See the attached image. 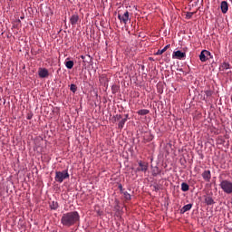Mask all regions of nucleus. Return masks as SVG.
Returning a JSON list of instances; mask_svg holds the SVG:
<instances>
[{"label":"nucleus","instance_id":"b1692460","mask_svg":"<svg viewBox=\"0 0 232 232\" xmlns=\"http://www.w3.org/2000/svg\"><path fill=\"white\" fill-rule=\"evenodd\" d=\"M153 191H160V185L159 184H154L152 185Z\"/></svg>","mask_w":232,"mask_h":232},{"label":"nucleus","instance_id":"f3484780","mask_svg":"<svg viewBox=\"0 0 232 232\" xmlns=\"http://www.w3.org/2000/svg\"><path fill=\"white\" fill-rule=\"evenodd\" d=\"M58 208H59V203H58L57 201H52V202L50 203V208H51V209L55 210V209H57Z\"/></svg>","mask_w":232,"mask_h":232},{"label":"nucleus","instance_id":"f257e3e1","mask_svg":"<svg viewBox=\"0 0 232 232\" xmlns=\"http://www.w3.org/2000/svg\"><path fill=\"white\" fill-rule=\"evenodd\" d=\"M80 218L81 216H79V212H67L62 216L61 224H63V226H65V227H72V226H75V224L79 222Z\"/></svg>","mask_w":232,"mask_h":232},{"label":"nucleus","instance_id":"ddd939ff","mask_svg":"<svg viewBox=\"0 0 232 232\" xmlns=\"http://www.w3.org/2000/svg\"><path fill=\"white\" fill-rule=\"evenodd\" d=\"M127 121H128V114L125 115V118L121 120V121L118 124V128L120 130H122L124 128V124H126Z\"/></svg>","mask_w":232,"mask_h":232},{"label":"nucleus","instance_id":"72a5a7b5","mask_svg":"<svg viewBox=\"0 0 232 232\" xmlns=\"http://www.w3.org/2000/svg\"><path fill=\"white\" fill-rule=\"evenodd\" d=\"M27 119L30 121V119H32V117H31V116H28Z\"/></svg>","mask_w":232,"mask_h":232},{"label":"nucleus","instance_id":"f03ea898","mask_svg":"<svg viewBox=\"0 0 232 232\" xmlns=\"http://www.w3.org/2000/svg\"><path fill=\"white\" fill-rule=\"evenodd\" d=\"M66 179H70V174L68 173V170H63V171H56L54 180L55 182H58L59 184H63Z\"/></svg>","mask_w":232,"mask_h":232},{"label":"nucleus","instance_id":"4468645a","mask_svg":"<svg viewBox=\"0 0 232 232\" xmlns=\"http://www.w3.org/2000/svg\"><path fill=\"white\" fill-rule=\"evenodd\" d=\"M193 208V204L189 203L185 205L181 209H180V213L184 214L187 211H189L191 208Z\"/></svg>","mask_w":232,"mask_h":232},{"label":"nucleus","instance_id":"a211bd4d","mask_svg":"<svg viewBox=\"0 0 232 232\" xmlns=\"http://www.w3.org/2000/svg\"><path fill=\"white\" fill-rule=\"evenodd\" d=\"M150 113V110L148 109H141L138 111V115H148Z\"/></svg>","mask_w":232,"mask_h":232},{"label":"nucleus","instance_id":"aec40b11","mask_svg":"<svg viewBox=\"0 0 232 232\" xmlns=\"http://www.w3.org/2000/svg\"><path fill=\"white\" fill-rule=\"evenodd\" d=\"M65 66L68 70H72V68H73V61H67Z\"/></svg>","mask_w":232,"mask_h":232},{"label":"nucleus","instance_id":"6ab92c4d","mask_svg":"<svg viewBox=\"0 0 232 232\" xmlns=\"http://www.w3.org/2000/svg\"><path fill=\"white\" fill-rule=\"evenodd\" d=\"M181 190L189 191V185L186 182L181 183Z\"/></svg>","mask_w":232,"mask_h":232},{"label":"nucleus","instance_id":"6e6552de","mask_svg":"<svg viewBox=\"0 0 232 232\" xmlns=\"http://www.w3.org/2000/svg\"><path fill=\"white\" fill-rule=\"evenodd\" d=\"M201 177L205 180V182H210L211 181V170H204L201 174Z\"/></svg>","mask_w":232,"mask_h":232},{"label":"nucleus","instance_id":"20e7f679","mask_svg":"<svg viewBox=\"0 0 232 232\" xmlns=\"http://www.w3.org/2000/svg\"><path fill=\"white\" fill-rule=\"evenodd\" d=\"M118 19L121 23H123V24H128V21H130V12L126 11L123 14H119Z\"/></svg>","mask_w":232,"mask_h":232},{"label":"nucleus","instance_id":"c756f323","mask_svg":"<svg viewBox=\"0 0 232 232\" xmlns=\"http://www.w3.org/2000/svg\"><path fill=\"white\" fill-rule=\"evenodd\" d=\"M97 214L101 217V215H102V211L98 210V211H97Z\"/></svg>","mask_w":232,"mask_h":232},{"label":"nucleus","instance_id":"412c9836","mask_svg":"<svg viewBox=\"0 0 232 232\" xmlns=\"http://www.w3.org/2000/svg\"><path fill=\"white\" fill-rule=\"evenodd\" d=\"M206 97H204V100H208V98L211 97V95H213V92H211L210 90H207L204 92Z\"/></svg>","mask_w":232,"mask_h":232},{"label":"nucleus","instance_id":"bb28decb","mask_svg":"<svg viewBox=\"0 0 232 232\" xmlns=\"http://www.w3.org/2000/svg\"><path fill=\"white\" fill-rule=\"evenodd\" d=\"M118 188L120 189V193L123 194L125 191H124V188H122V184H119L118 185Z\"/></svg>","mask_w":232,"mask_h":232},{"label":"nucleus","instance_id":"c85d7f7f","mask_svg":"<svg viewBox=\"0 0 232 232\" xmlns=\"http://www.w3.org/2000/svg\"><path fill=\"white\" fill-rule=\"evenodd\" d=\"M117 88V85H112L111 90L112 93H117V91L115 90Z\"/></svg>","mask_w":232,"mask_h":232},{"label":"nucleus","instance_id":"0eeeda50","mask_svg":"<svg viewBox=\"0 0 232 232\" xmlns=\"http://www.w3.org/2000/svg\"><path fill=\"white\" fill-rule=\"evenodd\" d=\"M186 57V53H182L181 51H176L172 54V59H179L182 60Z\"/></svg>","mask_w":232,"mask_h":232},{"label":"nucleus","instance_id":"cd10ccee","mask_svg":"<svg viewBox=\"0 0 232 232\" xmlns=\"http://www.w3.org/2000/svg\"><path fill=\"white\" fill-rule=\"evenodd\" d=\"M191 17H193V13H187V19H191Z\"/></svg>","mask_w":232,"mask_h":232},{"label":"nucleus","instance_id":"39448f33","mask_svg":"<svg viewBox=\"0 0 232 232\" xmlns=\"http://www.w3.org/2000/svg\"><path fill=\"white\" fill-rule=\"evenodd\" d=\"M140 168L136 169V171H143L144 173H146V171H148V163L144 162L142 160H140L138 162Z\"/></svg>","mask_w":232,"mask_h":232},{"label":"nucleus","instance_id":"473e14b6","mask_svg":"<svg viewBox=\"0 0 232 232\" xmlns=\"http://www.w3.org/2000/svg\"><path fill=\"white\" fill-rule=\"evenodd\" d=\"M167 146H169V148H171V143H168Z\"/></svg>","mask_w":232,"mask_h":232},{"label":"nucleus","instance_id":"9b49d317","mask_svg":"<svg viewBox=\"0 0 232 232\" xmlns=\"http://www.w3.org/2000/svg\"><path fill=\"white\" fill-rule=\"evenodd\" d=\"M205 204H207V206H213L215 199H213L211 196H205Z\"/></svg>","mask_w":232,"mask_h":232},{"label":"nucleus","instance_id":"7ed1b4c3","mask_svg":"<svg viewBox=\"0 0 232 232\" xmlns=\"http://www.w3.org/2000/svg\"><path fill=\"white\" fill-rule=\"evenodd\" d=\"M221 189L224 191V193H227V195H231L232 193V182L225 179L222 180L219 184Z\"/></svg>","mask_w":232,"mask_h":232},{"label":"nucleus","instance_id":"393cba45","mask_svg":"<svg viewBox=\"0 0 232 232\" xmlns=\"http://www.w3.org/2000/svg\"><path fill=\"white\" fill-rule=\"evenodd\" d=\"M222 69H223V70H229V63H223V64H222Z\"/></svg>","mask_w":232,"mask_h":232},{"label":"nucleus","instance_id":"2eb2a0df","mask_svg":"<svg viewBox=\"0 0 232 232\" xmlns=\"http://www.w3.org/2000/svg\"><path fill=\"white\" fill-rule=\"evenodd\" d=\"M160 169L159 167L152 168V177H157V175H160Z\"/></svg>","mask_w":232,"mask_h":232},{"label":"nucleus","instance_id":"f8f14e48","mask_svg":"<svg viewBox=\"0 0 232 232\" xmlns=\"http://www.w3.org/2000/svg\"><path fill=\"white\" fill-rule=\"evenodd\" d=\"M38 75H39V77H41V79H45V77H48V75H49L48 70L47 69H41L39 71Z\"/></svg>","mask_w":232,"mask_h":232},{"label":"nucleus","instance_id":"5701e85b","mask_svg":"<svg viewBox=\"0 0 232 232\" xmlns=\"http://www.w3.org/2000/svg\"><path fill=\"white\" fill-rule=\"evenodd\" d=\"M70 90H71V92H72V93H75V92H77V85H75L73 83L71 84Z\"/></svg>","mask_w":232,"mask_h":232},{"label":"nucleus","instance_id":"f704fd0d","mask_svg":"<svg viewBox=\"0 0 232 232\" xmlns=\"http://www.w3.org/2000/svg\"><path fill=\"white\" fill-rule=\"evenodd\" d=\"M86 57H89V59H90V55H86Z\"/></svg>","mask_w":232,"mask_h":232},{"label":"nucleus","instance_id":"2f4dec72","mask_svg":"<svg viewBox=\"0 0 232 232\" xmlns=\"http://www.w3.org/2000/svg\"><path fill=\"white\" fill-rule=\"evenodd\" d=\"M81 59H83V60H84V59H86V56L82 55V56H81Z\"/></svg>","mask_w":232,"mask_h":232},{"label":"nucleus","instance_id":"dca6fc26","mask_svg":"<svg viewBox=\"0 0 232 232\" xmlns=\"http://www.w3.org/2000/svg\"><path fill=\"white\" fill-rule=\"evenodd\" d=\"M169 46H171V44H167L163 49L158 50L155 55H162V53H164V52H166Z\"/></svg>","mask_w":232,"mask_h":232},{"label":"nucleus","instance_id":"1a4fd4ad","mask_svg":"<svg viewBox=\"0 0 232 232\" xmlns=\"http://www.w3.org/2000/svg\"><path fill=\"white\" fill-rule=\"evenodd\" d=\"M222 14H227V10H229V5L227 2L222 1L220 5Z\"/></svg>","mask_w":232,"mask_h":232},{"label":"nucleus","instance_id":"7c9ffc66","mask_svg":"<svg viewBox=\"0 0 232 232\" xmlns=\"http://www.w3.org/2000/svg\"><path fill=\"white\" fill-rule=\"evenodd\" d=\"M208 57H210V59H213V55L211 54V53L210 54H208Z\"/></svg>","mask_w":232,"mask_h":232},{"label":"nucleus","instance_id":"a878e982","mask_svg":"<svg viewBox=\"0 0 232 232\" xmlns=\"http://www.w3.org/2000/svg\"><path fill=\"white\" fill-rule=\"evenodd\" d=\"M121 119H122V115L121 114H116L114 116V121L117 122V121H121Z\"/></svg>","mask_w":232,"mask_h":232},{"label":"nucleus","instance_id":"4be33fe9","mask_svg":"<svg viewBox=\"0 0 232 232\" xmlns=\"http://www.w3.org/2000/svg\"><path fill=\"white\" fill-rule=\"evenodd\" d=\"M125 200H131V195L130 193H128V191H125L122 193Z\"/></svg>","mask_w":232,"mask_h":232},{"label":"nucleus","instance_id":"423d86ee","mask_svg":"<svg viewBox=\"0 0 232 232\" xmlns=\"http://www.w3.org/2000/svg\"><path fill=\"white\" fill-rule=\"evenodd\" d=\"M208 55H210L209 51L208 50L201 51L199 54V60L201 61V63H206V61H208Z\"/></svg>","mask_w":232,"mask_h":232},{"label":"nucleus","instance_id":"9d476101","mask_svg":"<svg viewBox=\"0 0 232 232\" xmlns=\"http://www.w3.org/2000/svg\"><path fill=\"white\" fill-rule=\"evenodd\" d=\"M70 23L72 26H74V24H77V23H79V14H74L70 17Z\"/></svg>","mask_w":232,"mask_h":232}]
</instances>
